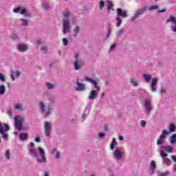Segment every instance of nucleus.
I'll list each match as a JSON object with an SVG mask.
<instances>
[{
	"mask_svg": "<svg viewBox=\"0 0 176 176\" xmlns=\"http://www.w3.org/2000/svg\"><path fill=\"white\" fill-rule=\"evenodd\" d=\"M85 80L93 85L94 89L91 90V92L89 93L88 98L89 100H94L96 97H97V95L98 94L99 91L101 90V87L98 86V80H96L91 78L85 77Z\"/></svg>",
	"mask_w": 176,
	"mask_h": 176,
	"instance_id": "nucleus-1",
	"label": "nucleus"
},
{
	"mask_svg": "<svg viewBox=\"0 0 176 176\" xmlns=\"http://www.w3.org/2000/svg\"><path fill=\"white\" fill-rule=\"evenodd\" d=\"M38 153H36V150L29 148V153L31 155V156L36 157L38 163H46V155L45 154V151L41 147L38 148Z\"/></svg>",
	"mask_w": 176,
	"mask_h": 176,
	"instance_id": "nucleus-2",
	"label": "nucleus"
},
{
	"mask_svg": "<svg viewBox=\"0 0 176 176\" xmlns=\"http://www.w3.org/2000/svg\"><path fill=\"white\" fill-rule=\"evenodd\" d=\"M71 13L68 11H65L63 12V16L66 19L63 20V32L64 34H68L71 31V25H69V18Z\"/></svg>",
	"mask_w": 176,
	"mask_h": 176,
	"instance_id": "nucleus-3",
	"label": "nucleus"
},
{
	"mask_svg": "<svg viewBox=\"0 0 176 176\" xmlns=\"http://www.w3.org/2000/svg\"><path fill=\"white\" fill-rule=\"evenodd\" d=\"M160 156L161 157H167L168 154L167 153H173L174 152V147L172 146H162L160 148Z\"/></svg>",
	"mask_w": 176,
	"mask_h": 176,
	"instance_id": "nucleus-4",
	"label": "nucleus"
},
{
	"mask_svg": "<svg viewBox=\"0 0 176 176\" xmlns=\"http://www.w3.org/2000/svg\"><path fill=\"white\" fill-rule=\"evenodd\" d=\"M8 131H9V125L0 122V134H1L3 140H8L9 137V135L7 133Z\"/></svg>",
	"mask_w": 176,
	"mask_h": 176,
	"instance_id": "nucleus-5",
	"label": "nucleus"
},
{
	"mask_svg": "<svg viewBox=\"0 0 176 176\" xmlns=\"http://www.w3.org/2000/svg\"><path fill=\"white\" fill-rule=\"evenodd\" d=\"M124 156V150L122 147H116L113 151V157L116 160L119 162L122 160Z\"/></svg>",
	"mask_w": 176,
	"mask_h": 176,
	"instance_id": "nucleus-6",
	"label": "nucleus"
},
{
	"mask_svg": "<svg viewBox=\"0 0 176 176\" xmlns=\"http://www.w3.org/2000/svg\"><path fill=\"white\" fill-rule=\"evenodd\" d=\"M25 118L22 116H16L14 118L15 127L19 131L23 130V123H24Z\"/></svg>",
	"mask_w": 176,
	"mask_h": 176,
	"instance_id": "nucleus-7",
	"label": "nucleus"
},
{
	"mask_svg": "<svg viewBox=\"0 0 176 176\" xmlns=\"http://www.w3.org/2000/svg\"><path fill=\"white\" fill-rule=\"evenodd\" d=\"M38 107L41 111V112L45 116H49L50 112L53 110L52 109L51 106H45V104L43 102H40L38 103Z\"/></svg>",
	"mask_w": 176,
	"mask_h": 176,
	"instance_id": "nucleus-8",
	"label": "nucleus"
},
{
	"mask_svg": "<svg viewBox=\"0 0 176 176\" xmlns=\"http://www.w3.org/2000/svg\"><path fill=\"white\" fill-rule=\"evenodd\" d=\"M13 12L14 13H20V14H23L25 17H31V13L23 7L16 8L13 10Z\"/></svg>",
	"mask_w": 176,
	"mask_h": 176,
	"instance_id": "nucleus-9",
	"label": "nucleus"
},
{
	"mask_svg": "<svg viewBox=\"0 0 176 176\" xmlns=\"http://www.w3.org/2000/svg\"><path fill=\"white\" fill-rule=\"evenodd\" d=\"M74 57L76 58L74 61V68L76 70L80 69V68L83 66L85 63L83 62V60H82V59H80L78 53H76L74 54Z\"/></svg>",
	"mask_w": 176,
	"mask_h": 176,
	"instance_id": "nucleus-10",
	"label": "nucleus"
},
{
	"mask_svg": "<svg viewBox=\"0 0 176 176\" xmlns=\"http://www.w3.org/2000/svg\"><path fill=\"white\" fill-rule=\"evenodd\" d=\"M168 135V131L164 130L162 131V135L160 136L159 139L157 141V144L163 145L164 144V140L167 138Z\"/></svg>",
	"mask_w": 176,
	"mask_h": 176,
	"instance_id": "nucleus-11",
	"label": "nucleus"
},
{
	"mask_svg": "<svg viewBox=\"0 0 176 176\" xmlns=\"http://www.w3.org/2000/svg\"><path fill=\"white\" fill-rule=\"evenodd\" d=\"M166 23H171L170 30L173 32H176V18L173 16H170L169 19L166 20Z\"/></svg>",
	"mask_w": 176,
	"mask_h": 176,
	"instance_id": "nucleus-12",
	"label": "nucleus"
},
{
	"mask_svg": "<svg viewBox=\"0 0 176 176\" xmlns=\"http://www.w3.org/2000/svg\"><path fill=\"white\" fill-rule=\"evenodd\" d=\"M44 129L45 137H50V133H52V124L49 122H45Z\"/></svg>",
	"mask_w": 176,
	"mask_h": 176,
	"instance_id": "nucleus-13",
	"label": "nucleus"
},
{
	"mask_svg": "<svg viewBox=\"0 0 176 176\" xmlns=\"http://www.w3.org/2000/svg\"><path fill=\"white\" fill-rule=\"evenodd\" d=\"M144 108L147 113H149L152 111V103L150 99H145Z\"/></svg>",
	"mask_w": 176,
	"mask_h": 176,
	"instance_id": "nucleus-14",
	"label": "nucleus"
},
{
	"mask_svg": "<svg viewBox=\"0 0 176 176\" xmlns=\"http://www.w3.org/2000/svg\"><path fill=\"white\" fill-rule=\"evenodd\" d=\"M146 10V7H144L140 10H138L135 14L133 16L131 21H134L138 16H141L144 12Z\"/></svg>",
	"mask_w": 176,
	"mask_h": 176,
	"instance_id": "nucleus-15",
	"label": "nucleus"
},
{
	"mask_svg": "<svg viewBox=\"0 0 176 176\" xmlns=\"http://www.w3.org/2000/svg\"><path fill=\"white\" fill-rule=\"evenodd\" d=\"M117 17H127V12L120 8L117 9Z\"/></svg>",
	"mask_w": 176,
	"mask_h": 176,
	"instance_id": "nucleus-16",
	"label": "nucleus"
},
{
	"mask_svg": "<svg viewBox=\"0 0 176 176\" xmlns=\"http://www.w3.org/2000/svg\"><path fill=\"white\" fill-rule=\"evenodd\" d=\"M77 91H84L86 90V86L84 84L79 82V80H77V87H76Z\"/></svg>",
	"mask_w": 176,
	"mask_h": 176,
	"instance_id": "nucleus-17",
	"label": "nucleus"
},
{
	"mask_svg": "<svg viewBox=\"0 0 176 176\" xmlns=\"http://www.w3.org/2000/svg\"><path fill=\"white\" fill-rule=\"evenodd\" d=\"M17 49H18L19 52H21L23 53V52H27V50H28V47L27 46V45L21 43V44L18 45Z\"/></svg>",
	"mask_w": 176,
	"mask_h": 176,
	"instance_id": "nucleus-18",
	"label": "nucleus"
},
{
	"mask_svg": "<svg viewBox=\"0 0 176 176\" xmlns=\"http://www.w3.org/2000/svg\"><path fill=\"white\" fill-rule=\"evenodd\" d=\"M156 85H157V78H154L152 79L151 83V91H156V89H157Z\"/></svg>",
	"mask_w": 176,
	"mask_h": 176,
	"instance_id": "nucleus-19",
	"label": "nucleus"
},
{
	"mask_svg": "<svg viewBox=\"0 0 176 176\" xmlns=\"http://www.w3.org/2000/svg\"><path fill=\"white\" fill-rule=\"evenodd\" d=\"M169 142L171 145H176V133L169 138Z\"/></svg>",
	"mask_w": 176,
	"mask_h": 176,
	"instance_id": "nucleus-20",
	"label": "nucleus"
},
{
	"mask_svg": "<svg viewBox=\"0 0 176 176\" xmlns=\"http://www.w3.org/2000/svg\"><path fill=\"white\" fill-rule=\"evenodd\" d=\"M14 108L16 111H24V108H23V104L20 102L15 103L14 104Z\"/></svg>",
	"mask_w": 176,
	"mask_h": 176,
	"instance_id": "nucleus-21",
	"label": "nucleus"
},
{
	"mask_svg": "<svg viewBox=\"0 0 176 176\" xmlns=\"http://www.w3.org/2000/svg\"><path fill=\"white\" fill-rule=\"evenodd\" d=\"M52 155H55L56 159H60L61 154L57 151V148H54L52 151Z\"/></svg>",
	"mask_w": 176,
	"mask_h": 176,
	"instance_id": "nucleus-22",
	"label": "nucleus"
},
{
	"mask_svg": "<svg viewBox=\"0 0 176 176\" xmlns=\"http://www.w3.org/2000/svg\"><path fill=\"white\" fill-rule=\"evenodd\" d=\"M143 78L147 83H151V80L152 79V76L149 74H143Z\"/></svg>",
	"mask_w": 176,
	"mask_h": 176,
	"instance_id": "nucleus-23",
	"label": "nucleus"
},
{
	"mask_svg": "<svg viewBox=\"0 0 176 176\" xmlns=\"http://www.w3.org/2000/svg\"><path fill=\"white\" fill-rule=\"evenodd\" d=\"M27 138H28V134L24 133L19 134V140L21 141H25Z\"/></svg>",
	"mask_w": 176,
	"mask_h": 176,
	"instance_id": "nucleus-24",
	"label": "nucleus"
},
{
	"mask_svg": "<svg viewBox=\"0 0 176 176\" xmlns=\"http://www.w3.org/2000/svg\"><path fill=\"white\" fill-rule=\"evenodd\" d=\"M107 9L109 11L113 10V3L111 1H107Z\"/></svg>",
	"mask_w": 176,
	"mask_h": 176,
	"instance_id": "nucleus-25",
	"label": "nucleus"
},
{
	"mask_svg": "<svg viewBox=\"0 0 176 176\" xmlns=\"http://www.w3.org/2000/svg\"><path fill=\"white\" fill-rule=\"evenodd\" d=\"M79 31H80V27L76 26L74 29L73 36H76L79 34Z\"/></svg>",
	"mask_w": 176,
	"mask_h": 176,
	"instance_id": "nucleus-26",
	"label": "nucleus"
},
{
	"mask_svg": "<svg viewBox=\"0 0 176 176\" xmlns=\"http://www.w3.org/2000/svg\"><path fill=\"white\" fill-rule=\"evenodd\" d=\"M163 157L164 164H166V166H170V164H171V161L170 160V159L166 157Z\"/></svg>",
	"mask_w": 176,
	"mask_h": 176,
	"instance_id": "nucleus-27",
	"label": "nucleus"
},
{
	"mask_svg": "<svg viewBox=\"0 0 176 176\" xmlns=\"http://www.w3.org/2000/svg\"><path fill=\"white\" fill-rule=\"evenodd\" d=\"M175 129H176L175 125L174 124H170L169 126L168 134H170V133H174L175 131Z\"/></svg>",
	"mask_w": 176,
	"mask_h": 176,
	"instance_id": "nucleus-28",
	"label": "nucleus"
},
{
	"mask_svg": "<svg viewBox=\"0 0 176 176\" xmlns=\"http://www.w3.org/2000/svg\"><path fill=\"white\" fill-rule=\"evenodd\" d=\"M117 145H118V143L116 142V139H113L112 142H111V144L110 145V149H111V151H113V148Z\"/></svg>",
	"mask_w": 176,
	"mask_h": 176,
	"instance_id": "nucleus-29",
	"label": "nucleus"
},
{
	"mask_svg": "<svg viewBox=\"0 0 176 176\" xmlns=\"http://www.w3.org/2000/svg\"><path fill=\"white\" fill-rule=\"evenodd\" d=\"M6 91V88L5 87V85H0V96H3Z\"/></svg>",
	"mask_w": 176,
	"mask_h": 176,
	"instance_id": "nucleus-30",
	"label": "nucleus"
},
{
	"mask_svg": "<svg viewBox=\"0 0 176 176\" xmlns=\"http://www.w3.org/2000/svg\"><path fill=\"white\" fill-rule=\"evenodd\" d=\"M21 25H23L24 27H27L28 25V21L25 19H20Z\"/></svg>",
	"mask_w": 176,
	"mask_h": 176,
	"instance_id": "nucleus-31",
	"label": "nucleus"
},
{
	"mask_svg": "<svg viewBox=\"0 0 176 176\" xmlns=\"http://www.w3.org/2000/svg\"><path fill=\"white\" fill-rule=\"evenodd\" d=\"M131 85H133V86H135V87H137V86H138V80H137L135 78H131Z\"/></svg>",
	"mask_w": 176,
	"mask_h": 176,
	"instance_id": "nucleus-32",
	"label": "nucleus"
},
{
	"mask_svg": "<svg viewBox=\"0 0 176 176\" xmlns=\"http://www.w3.org/2000/svg\"><path fill=\"white\" fill-rule=\"evenodd\" d=\"M43 9H45V10H47V9H49V8H50V6L49 5V2L44 1L43 3Z\"/></svg>",
	"mask_w": 176,
	"mask_h": 176,
	"instance_id": "nucleus-33",
	"label": "nucleus"
},
{
	"mask_svg": "<svg viewBox=\"0 0 176 176\" xmlns=\"http://www.w3.org/2000/svg\"><path fill=\"white\" fill-rule=\"evenodd\" d=\"M116 20H117V27H120V25H122V19H120V17L119 16H117Z\"/></svg>",
	"mask_w": 176,
	"mask_h": 176,
	"instance_id": "nucleus-34",
	"label": "nucleus"
},
{
	"mask_svg": "<svg viewBox=\"0 0 176 176\" xmlns=\"http://www.w3.org/2000/svg\"><path fill=\"white\" fill-rule=\"evenodd\" d=\"M99 6H100V10H102V8H104V6H105V2L103 0H101L100 1Z\"/></svg>",
	"mask_w": 176,
	"mask_h": 176,
	"instance_id": "nucleus-35",
	"label": "nucleus"
},
{
	"mask_svg": "<svg viewBox=\"0 0 176 176\" xmlns=\"http://www.w3.org/2000/svg\"><path fill=\"white\" fill-rule=\"evenodd\" d=\"M5 157L6 159L9 160L10 157V151L9 150H7L6 151Z\"/></svg>",
	"mask_w": 176,
	"mask_h": 176,
	"instance_id": "nucleus-36",
	"label": "nucleus"
},
{
	"mask_svg": "<svg viewBox=\"0 0 176 176\" xmlns=\"http://www.w3.org/2000/svg\"><path fill=\"white\" fill-rule=\"evenodd\" d=\"M151 167L152 170H155V168H156V163H155L154 161L151 162Z\"/></svg>",
	"mask_w": 176,
	"mask_h": 176,
	"instance_id": "nucleus-37",
	"label": "nucleus"
},
{
	"mask_svg": "<svg viewBox=\"0 0 176 176\" xmlns=\"http://www.w3.org/2000/svg\"><path fill=\"white\" fill-rule=\"evenodd\" d=\"M155 9H159V6H152L149 7L148 10H155Z\"/></svg>",
	"mask_w": 176,
	"mask_h": 176,
	"instance_id": "nucleus-38",
	"label": "nucleus"
},
{
	"mask_svg": "<svg viewBox=\"0 0 176 176\" xmlns=\"http://www.w3.org/2000/svg\"><path fill=\"white\" fill-rule=\"evenodd\" d=\"M47 89H53L54 87V85H53L50 82H47Z\"/></svg>",
	"mask_w": 176,
	"mask_h": 176,
	"instance_id": "nucleus-39",
	"label": "nucleus"
},
{
	"mask_svg": "<svg viewBox=\"0 0 176 176\" xmlns=\"http://www.w3.org/2000/svg\"><path fill=\"white\" fill-rule=\"evenodd\" d=\"M0 80H1V82H5L6 79H5V76H3V74L0 73Z\"/></svg>",
	"mask_w": 176,
	"mask_h": 176,
	"instance_id": "nucleus-40",
	"label": "nucleus"
},
{
	"mask_svg": "<svg viewBox=\"0 0 176 176\" xmlns=\"http://www.w3.org/2000/svg\"><path fill=\"white\" fill-rule=\"evenodd\" d=\"M63 41L64 46H67V45H68V40L67 38H63Z\"/></svg>",
	"mask_w": 176,
	"mask_h": 176,
	"instance_id": "nucleus-41",
	"label": "nucleus"
},
{
	"mask_svg": "<svg viewBox=\"0 0 176 176\" xmlns=\"http://www.w3.org/2000/svg\"><path fill=\"white\" fill-rule=\"evenodd\" d=\"M141 126H142V127H145V126H146V122L145 121L142 120L141 122Z\"/></svg>",
	"mask_w": 176,
	"mask_h": 176,
	"instance_id": "nucleus-42",
	"label": "nucleus"
},
{
	"mask_svg": "<svg viewBox=\"0 0 176 176\" xmlns=\"http://www.w3.org/2000/svg\"><path fill=\"white\" fill-rule=\"evenodd\" d=\"M168 175V171H166L165 173H161L160 176H167Z\"/></svg>",
	"mask_w": 176,
	"mask_h": 176,
	"instance_id": "nucleus-43",
	"label": "nucleus"
},
{
	"mask_svg": "<svg viewBox=\"0 0 176 176\" xmlns=\"http://www.w3.org/2000/svg\"><path fill=\"white\" fill-rule=\"evenodd\" d=\"M12 38L14 41H16V39H19V37H17V35L16 34H13Z\"/></svg>",
	"mask_w": 176,
	"mask_h": 176,
	"instance_id": "nucleus-44",
	"label": "nucleus"
},
{
	"mask_svg": "<svg viewBox=\"0 0 176 176\" xmlns=\"http://www.w3.org/2000/svg\"><path fill=\"white\" fill-rule=\"evenodd\" d=\"M105 137V133H99V138H104Z\"/></svg>",
	"mask_w": 176,
	"mask_h": 176,
	"instance_id": "nucleus-45",
	"label": "nucleus"
},
{
	"mask_svg": "<svg viewBox=\"0 0 176 176\" xmlns=\"http://www.w3.org/2000/svg\"><path fill=\"white\" fill-rule=\"evenodd\" d=\"M14 75H16V76H20L21 73H20V72H19V71H16V72H14Z\"/></svg>",
	"mask_w": 176,
	"mask_h": 176,
	"instance_id": "nucleus-46",
	"label": "nucleus"
},
{
	"mask_svg": "<svg viewBox=\"0 0 176 176\" xmlns=\"http://www.w3.org/2000/svg\"><path fill=\"white\" fill-rule=\"evenodd\" d=\"M115 47H116V44H113L110 47V50H113V49H115Z\"/></svg>",
	"mask_w": 176,
	"mask_h": 176,
	"instance_id": "nucleus-47",
	"label": "nucleus"
},
{
	"mask_svg": "<svg viewBox=\"0 0 176 176\" xmlns=\"http://www.w3.org/2000/svg\"><path fill=\"white\" fill-rule=\"evenodd\" d=\"M34 141L35 142H41V140L39 139V138H36Z\"/></svg>",
	"mask_w": 176,
	"mask_h": 176,
	"instance_id": "nucleus-48",
	"label": "nucleus"
},
{
	"mask_svg": "<svg viewBox=\"0 0 176 176\" xmlns=\"http://www.w3.org/2000/svg\"><path fill=\"white\" fill-rule=\"evenodd\" d=\"M41 50H43V52H46V50H47V47H41Z\"/></svg>",
	"mask_w": 176,
	"mask_h": 176,
	"instance_id": "nucleus-49",
	"label": "nucleus"
},
{
	"mask_svg": "<svg viewBox=\"0 0 176 176\" xmlns=\"http://www.w3.org/2000/svg\"><path fill=\"white\" fill-rule=\"evenodd\" d=\"M172 159H173V162H175V163H176V155H173Z\"/></svg>",
	"mask_w": 176,
	"mask_h": 176,
	"instance_id": "nucleus-50",
	"label": "nucleus"
},
{
	"mask_svg": "<svg viewBox=\"0 0 176 176\" xmlns=\"http://www.w3.org/2000/svg\"><path fill=\"white\" fill-rule=\"evenodd\" d=\"M34 146H35V144H34V142H30V148H34Z\"/></svg>",
	"mask_w": 176,
	"mask_h": 176,
	"instance_id": "nucleus-51",
	"label": "nucleus"
},
{
	"mask_svg": "<svg viewBox=\"0 0 176 176\" xmlns=\"http://www.w3.org/2000/svg\"><path fill=\"white\" fill-rule=\"evenodd\" d=\"M109 35H111V30H108V32H107V38H109Z\"/></svg>",
	"mask_w": 176,
	"mask_h": 176,
	"instance_id": "nucleus-52",
	"label": "nucleus"
},
{
	"mask_svg": "<svg viewBox=\"0 0 176 176\" xmlns=\"http://www.w3.org/2000/svg\"><path fill=\"white\" fill-rule=\"evenodd\" d=\"M161 93H162V94H164V93H166V89H161Z\"/></svg>",
	"mask_w": 176,
	"mask_h": 176,
	"instance_id": "nucleus-53",
	"label": "nucleus"
},
{
	"mask_svg": "<svg viewBox=\"0 0 176 176\" xmlns=\"http://www.w3.org/2000/svg\"><path fill=\"white\" fill-rule=\"evenodd\" d=\"M11 79L14 81L15 78H14V76L13 74H11Z\"/></svg>",
	"mask_w": 176,
	"mask_h": 176,
	"instance_id": "nucleus-54",
	"label": "nucleus"
},
{
	"mask_svg": "<svg viewBox=\"0 0 176 176\" xmlns=\"http://www.w3.org/2000/svg\"><path fill=\"white\" fill-rule=\"evenodd\" d=\"M43 176H49V172H45Z\"/></svg>",
	"mask_w": 176,
	"mask_h": 176,
	"instance_id": "nucleus-55",
	"label": "nucleus"
},
{
	"mask_svg": "<svg viewBox=\"0 0 176 176\" xmlns=\"http://www.w3.org/2000/svg\"><path fill=\"white\" fill-rule=\"evenodd\" d=\"M162 12H166V9H164V10H158L159 13H162Z\"/></svg>",
	"mask_w": 176,
	"mask_h": 176,
	"instance_id": "nucleus-56",
	"label": "nucleus"
},
{
	"mask_svg": "<svg viewBox=\"0 0 176 176\" xmlns=\"http://www.w3.org/2000/svg\"><path fill=\"white\" fill-rule=\"evenodd\" d=\"M119 140L120 141H123V136H120Z\"/></svg>",
	"mask_w": 176,
	"mask_h": 176,
	"instance_id": "nucleus-57",
	"label": "nucleus"
},
{
	"mask_svg": "<svg viewBox=\"0 0 176 176\" xmlns=\"http://www.w3.org/2000/svg\"><path fill=\"white\" fill-rule=\"evenodd\" d=\"M36 45H41V41H40V40H38V41H36Z\"/></svg>",
	"mask_w": 176,
	"mask_h": 176,
	"instance_id": "nucleus-58",
	"label": "nucleus"
},
{
	"mask_svg": "<svg viewBox=\"0 0 176 176\" xmlns=\"http://www.w3.org/2000/svg\"><path fill=\"white\" fill-rule=\"evenodd\" d=\"M72 23L73 24H76V19L73 20Z\"/></svg>",
	"mask_w": 176,
	"mask_h": 176,
	"instance_id": "nucleus-59",
	"label": "nucleus"
},
{
	"mask_svg": "<svg viewBox=\"0 0 176 176\" xmlns=\"http://www.w3.org/2000/svg\"><path fill=\"white\" fill-rule=\"evenodd\" d=\"M86 118V114L83 113L82 114V119H85Z\"/></svg>",
	"mask_w": 176,
	"mask_h": 176,
	"instance_id": "nucleus-60",
	"label": "nucleus"
},
{
	"mask_svg": "<svg viewBox=\"0 0 176 176\" xmlns=\"http://www.w3.org/2000/svg\"><path fill=\"white\" fill-rule=\"evenodd\" d=\"M174 171H176V164H175V166H174Z\"/></svg>",
	"mask_w": 176,
	"mask_h": 176,
	"instance_id": "nucleus-61",
	"label": "nucleus"
},
{
	"mask_svg": "<svg viewBox=\"0 0 176 176\" xmlns=\"http://www.w3.org/2000/svg\"><path fill=\"white\" fill-rule=\"evenodd\" d=\"M122 30H120V31L118 32L119 35H120V34H122Z\"/></svg>",
	"mask_w": 176,
	"mask_h": 176,
	"instance_id": "nucleus-62",
	"label": "nucleus"
},
{
	"mask_svg": "<svg viewBox=\"0 0 176 176\" xmlns=\"http://www.w3.org/2000/svg\"><path fill=\"white\" fill-rule=\"evenodd\" d=\"M8 87H10V83H8Z\"/></svg>",
	"mask_w": 176,
	"mask_h": 176,
	"instance_id": "nucleus-63",
	"label": "nucleus"
},
{
	"mask_svg": "<svg viewBox=\"0 0 176 176\" xmlns=\"http://www.w3.org/2000/svg\"><path fill=\"white\" fill-rule=\"evenodd\" d=\"M14 134H15V135H17V132H14Z\"/></svg>",
	"mask_w": 176,
	"mask_h": 176,
	"instance_id": "nucleus-64",
	"label": "nucleus"
}]
</instances>
